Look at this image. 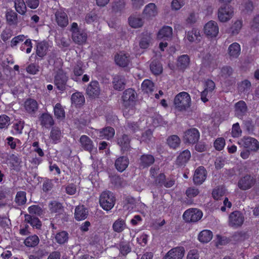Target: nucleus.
<instances>
[{
	"label": "nucleus",
	"instance_id": "f257e3e1",
	"mask_svg": "<svg viewBox=\"0 0 259 259\" xmlns=\"http://www.w3.org/2000/svg\"><path fill=\"white\" fill-rule=\"evenodd\" d=\"M136 98L137 94L132 89H128L123 92L122 99L124 107L123 115L125 116H127L134 112Z\"/></svg>",
	"mask_w": 259,
	"mask_h": 259
},
{
	"label": "nucleus",
	"instance_id": "f03ea898",
	"mask_svg": "<svg viewBox=\"0 0 259 259\" xmlns=\"http://www.w3.org/2000/svg\"><path fill=\"white\" fill-rule=\"evenodd\" d=\"M191 99L190 95L186 92H182L177 94L174 98L175 107L178 111L187 110L191 106Z\"/></svg>",
	"mask_w": 259,
	"mask_h": 259
},
{
	"label": "nucleus",
	"instance_id": "7ed1b4c3",
	"mask_svg": "<svg viewBox=\"0 0 259 259\" xmlns=\"http://www.w3.org/2000/svg\"><path fill=\"white\" fill-rule=\"evenodd\" d=\"M99 202L103 209L108 211L114 206L115 198L114 194L110 191H104L100 195Z\"/></svg>",
	"mask_w": 259,
	"mask_h": 259
},
{
	"label": "nucleus",
	"instance_id": "20e7f679",
	"mask_svg": "<svg viewBox=\"0 0 259 259\" xmlns=\"http://www.w3.org/2000/svg\"><path fill=\"white\" fill-rule=\"evenodd\" d=\"M235 14L234 8L231 5H223L218 10V18L221 22H227L231 20Z\"/></svg>",
	"mask_w": 259,
	"mask_h": 259
},
{
	"label": "nucleus",
	"instance_id": "39448f33",
	"mask_svg": "<svg viewBox=\"0 0 259 259\" xmlns=\"http://www.w3.org/2000/svg\"><path fill=\"white\" fill-rule=\"evenodd\" d=\"M70 31L72 33V38L74 42L78 45L84 44L87 39V34L83 30H80L76 22L71 24Z\"/></svg>",
	"mask_w": 259,
	"mask_h": 259
},
{
	"label": "nucleus",
	"instance_id": "423d86ee",
	"mask_svg": "<svg viewBox=\"0 0 259 259\" xmlns=\"http://www.w3.org/2000/svg\"><path fill=\"white\" fill-rule=\"evenodd\" d=\"M244 221L243 214L239 211H234L229 217V225L234 228H237L242 225Z\"/></svg>",
	"mask_w": 259,
	"mask_h": 259
},
{
	"label": "nucleus",
	"instance_id": "0eeeda50",
	"mask_svg": "<svg viewBox=\"0 0 259 259\" xmlns=\"http://www.w3.org/2000/svg\"><path fill=\"white\" fill-rule=\"evenodd\" d=\"M203 213L197 208H190L183 214L184 219L187 222H196L201 219Z\"/></svg>",
	"mask_w": 259,
	"mask_h": 259
},
{
	"label": "nucleus",
	"instance_id": "6e6552de",
	"mask_svg": "<svg viewBox=\"0 0 259 259\" xmlns=\"http://www.w3.org/2000/svg\"><path fill=\"white\" fill-rule=\"evenodd\" d=\"M255 182L256 180L253 176L246 175L239 180L238 187L242 190H247L251 188Z\"/></svg>",
	"mask_w": 259,
	"mask_h": 259
},
{
	"label": "nucleus",
	"instance_id": "1a4fd4ad",
	"mask_svg": "<svg viewBox=\"0 0 259 259\" xmlns=\"http://www.w3.org/2000/svg\"><path fill=\"white\" fill-rule=\"evenodd\" d=\"M204 34L208 37H214L219 32V28L217 22L210 20L206 23L203 28Z\"/></svg>",
	"mask_w": 259,
	"mask_h": 259
},
{
	"label": "nucleus",
	"instance_id": "9d476101",
	"mask_svg": "<svg viewBox=\"0 0 259 259\" xmlns=\"http://www.w3.org/2000/svg\"><path fill=\"white\" fill-rule=\"evenodd\" d=\"M68 80V77L66 73L62 70H59L55 76L54 82L57 89L60 91L65 89L66 84Z\"/></svg>",
	"mask_w": 259,
	"mask_h": 259
},
{
	"label": "nucleus",
	"instance_id": "9b49d317",
	"mask_svg": "<svg viewBox=\"0 0 259 259\" xmlns=\"http://www.w3.org/2000/svg\"><path fill=\"white\" fill-rule=\"evenodd\" d=\"M200 138V133L198 130L195 128H192L187 130L183 136L184 141L186 143L194 144L197 142Z\"/></svg>",
	"mask_w": 259,
	"mask_h": 259
},
{
	"label": "nucleus",
	"instance_id": "f8f14e48",
	"mask_svg": "<svg viewBox=\"0 0 259 259\" xmlns=\"http://www.w3.org/2000/svg\"><path fill=\"white\" fill-rule=\"evenodd\" d=\"M86 93L90 98H98L101 93L99 82L97 81H91L87 87Z\"/></svg>",
	"mask_w": 259,
	"mask_h": 259
},
{
	"label": "nucleus",
	"instance_id": "ddd939ff",
	"mask_svg": "<svg viewBox=\"0 0 259 259\" xmlns=\"http://www.w3.org/2000/svg\"><path fill=\"white\" fill-rule=\"evenodd\" d=\"M185 252L183 247H176L170 249L163 259H182Z\"/></svg>",
	"mask_w": 259,
	"mask_h": 259
},
{
	"label": "nucleus",
	"instance_id": "4468645a",
	"mask_svg": "<svg viewBox=\"0 0 259 259\" xmlns=\"http://www.w3.org/2000/svg\"><path fill=\"white\" fill-rule=\"evenodd\" d=\"M239 144L251 151H256L259 149V142L253 138H244L240 140Z\"/></svg>",
	"mask_w": 259,
	"mask_h": 259
},
{
	"label": "nucleus",
	"instance_id": "2eb2a0df",
	"mask_svg": "<svg viewBox=\"0 0 259 259\" xmlns=\"http://www.w3.org/2000/svg\"><path fill=\"white\" fill-rule=\"evenodd\" d=\"M202 64L209 70L212 71L217 67L218 62L213 55L207 53L202 59Z\"/></svg>",
	"mask_w": 259,
	"mask_h": 259
},
{
	"label": "nucleus",
	"instance_id": "dca6fc26",
	"mask_svg": "<svg viewBox=\"0 0 259 259\" xmlns=\"http://www.w3.org/2000/svg\"><path fill=\"white\" fill-rule=\"evenodd\" d=\"M114 60L117 65L124 67L127 66L130 63V56L128 53L120 52L115 55Z\"/></svg>",
	"mask_w": 259,
	"mask_h": 259
},
{
	"label": "nucleus",
	"instance_id": "f3484780",
	"mask_svg": "<svg viewBox=\"0 0 259 259\" xmlns=\"http://www.w3.org/2000/svg\"><path fill=\"white\" fill-rule=\"evenodd\" d=\"M57 24L61 27H66L68 24V18L66 13L62 10H57L55 14Z\"/></svg>",
	"mask_w": 259,
	"mask_h": 259
},
{
	"label": "nucleus",
	"instance_id": "a211bd4d",
	"mask_svg": "<svg viewBox=\"0 0 259 259\" xmlns=\"http://www.w3.org/2000/svg\"><path fill=\"white\" fill-rule=\"evenodd\" d=\"M206 171L202 166L198 167L195 171L193 176V181L195 184L200 185L205 180Z\"/></svg>",
	"mask_w": 259,
	"mask_h": 259
},
{
	"label": "nucleus",
	"instance_id": "6ab92c4d",
	"mask_svg": "<svg viewBox=\"0 0 259 259\" xmlns=\"http://www.w3.org/2000/svg\"><path fill=\"white\" fill-rule=\"evenodd\" d=\"M96 132L101 139L110 140L115 135V130L113 127L108 126L102 130H96Z\"/></svg>",
	"mask_w": 259,
	"mask_h": 259
},
{
	"label": "nucleus",
	"instance_id": "aec40b11",
	"mask_svg": "<svg viewBox=\"0 0 259 259\" xmlns=\"http://www.w3.org/2000/svg\"><path fill=\"white\" fill-rule=\"evenodd\" d=\"M144 16L148 19H152L158 14L157 9L154 3H149L147 5L143 10Z\"/></svg>",
	"mask_w": 259,
	"mask_h": 259
},
{
	"label": "nucleus",
	"instance_id": "412c9836",
	"mask_svg": "<svg viewBox=\"0 0 259 259\" xmlns=\"http://www.w3.org/2000/svg\"><path fill=\"white\" fill-rule=\"evenodd\" d=\"M172 35V29L168 26H164L160 29L157 34L159 39L168 40Z\"/></svg>",
	"mask_w": 259,
	"mask_h": 259
},
{
	"label": "nucleus",
	"instance_id": "4be33fe9",
	"mask_svg": "<svg viewBox=\"0 0 259 259\" xmlns=\"http://www.w3.org/2000/svg\"><path fill=\"white\" fill-rule=\"evenodd\" d=\"M129 164L128 158L126 156H120L115 161V166L117 170L120 172L123 171Z\"/></svg>",
	"mask_w": 259,
	"mask_h": 259
},
{
	"label": "nucleus",
	"instance_id": "5701e85b",
	"mask_svg": "<svg viewBox=\"0 0 259 259\" xmlns=\"http://www.w3.org/2000/svg\"><path fill=\"white\" fill-rule=\"evenodd\" d=\"M247 111V106L245 102L240 101L235 105V115L241 118L245 114Z\"/></svg>",
	"mask_w": 259,
	"mask_h": 259
},
{
	"label": "nucleus",
	"instance_id": "b1692460",
	"mask_svg": "<svg viewBox=\"0 0 259 259\" xmlns=\"http://www.w3.org/2000/svg\"><path fill=\"white\" fill-rule=\"evenodd\" d=\"M241 52V48L239 44L234 42L228 48V54L231 59H236L239 57Z\"/></svg>",
	"mask_w": 259,
	"mask_h": 259
},
{
	"label": "nucleus",
	"instance_id": "393cba45",
	"mask_svg": "<svg viewBox=\"0 0 259 259\" xmlns=\"http://www.w3.org/2000/svg\"><path fill=\"white\" fill-rule=\"evenodd\" d=\"M24 108L29 114H34L38 109V104L33 99H27L25 102Z\"/></svg>",
	"mask_w": 259,
	"mask_h": 259
},
{
	"label": "nucleus",
	"instance_id": "a878e982",
	"mask_svg": "<svg viewBox=\"0 0 259 259\" xmlns=\"http://www.w3.org/2000/svg\"><path fill=\"white\" fill-rule=\"evenodd\" d=\"M81 147L85 150L91 152L93 150L94 145L92 141L86 135H82L79 139Z\"/></svg>",
	"mask_w": 259,
	"mask_h": 259
},
{
	"label": "nucleus",
	"instance_id": "bb28decb",
	"mask_svg": "<svg viewBox=\"0 0 259 259\" xmlns=\"http://www.w3.org/2000/svg\"><path fill=\"white\" fill-rule=\"evenodd\" d=\"M117 144L122 151H127L130 148V139L126 135L119 137L117 139Z\"/></svg>",
	"mask_w": 259,
	"mask_h": 259
},
{
	"label": "nucleus",
	"instance_id": "cd10ccee",
	"mask_svg": "<svg viewBox=\"0 0 259 259\" xmlns=\"http://www.w3.org/2000/svg\"><path fill=\"white\" fill-rule=\"evenodd\" d=\"M49 45L46 41L38 42L36 45V54L40 57L45 56L49 50Z\"/></svg>",
	"mask_w": 259,
	"mask_h": 259
},
{
	"label": "nucleus",
	"instance_id": "c85d7f7f",
	"mask_svg": "<svg viewBox=\"0 0 259 259\" xmlns=\"http://www.w3.org/2000/svg\"><path fill=\"white\" fill-rule=\"evenodd\" d=\"M88 211L83 206H78L75 208L74 217L77 221H81L87 218Z\"/></svg>",
	"mask_w": 259,
	"mask_h": 259
},
{
	"label": "nucleus",
	"instance_id": "c756f323",
	"mask_svg": "<svg viewBox=\"0 0 259 259\" xmlns=\"http://www.w3.org/2000/svg\"><path fill=\"white\" fill-rule=\"evenodd\" d=\"M114 88L118 91L123 90L124 88L125 81L124 77L120 75H117L114 76L113 80Z\"/></svg>",
	"mask_w": 259,
	"mask_h": 259
},
{
	"label": "nucleus",
	"instance_id": "7c9ffc66",
	"mask_svg": "<svg viewBox=\"0 0 259 259\" xmlns=\"http://www.w3.org/2000/svg\"><path fill=\"white\" fill-rule=\"evenodd\" d=\"M71 103L76 106L83 105L85 102V98L81 93L76 92L73 94L71 98Z\"/></svg>",
	"mask_w": 259,
	"mask_h": 259
},
{
	"label": "nucleus",
	"instance_id": "2f4dec72",
	"mask_svg": "<svg viewBox=\"0 0 259 259\" xmlns=\"http://www.w3.org/2000/svg\"><path fill=\"white\" fill-rule=\"evenodd\" d=\"M41 125L49 128L54 124V120L52 116L48 113H43L39 117Z\"/></svg>",
	"mask_w": 259,
	"mask_h": 259
},
{
	"label": "nucleus",
	"instance_id": "473e14b6",
	"mask_svg": "<svg viewBox=\"0 0 259 259\" xmlns=\"http://www.w3.org/2000/svg\"><path fill=\"white\" fill-rule=\"evenodd\" d=\"M6 18L9 25L16 26L18 24L17 14L14 11H8L6 14Z\"/></svg>",
	"mask_w": 259,
	"mask_h": 259
},
{
	"label": "nucleus",
	"instance_id": "72a5a7b5",
	"mask_svg": "<svg viewBox=\"0 0 259 259\" xmlns=\"http://www.w3.org/2000/svg\"><path fill=\"white\" fill-rule=\"evenodd\" d=\"M214 87L215 84L213 81L208 80L206 82V88L201 94V99L204 103L206 102L208 100V98H204V96H203L205 95V93H211L212 91L214 90Z\"/></svg>",
	"mask_w": 259,
	"mask_h": 259
},
{
	"label": "nucleus",
	"instance_id": "f704fd0d",
	"mask_svg": "<svg viewBox=\"0 0 259 259\" xmlns=\"http://www.w3.org/2000/svg\"><path fill=\"white\" fill-rule=\"evenodd\" d=\"M191 157L190 152L188 150L183 151L177 159V163L179 165H183L187 163Z\"/></svg>",
	"mask_w": 259,
	"mask_h": 259
},
{
	"label": "nucleus",
	"instance_id": "c9c22d12",
	"mask_svg": "<svg viewBox=\"0 0 259 259\" xmlns=\"http://www.w3.org/2000/svg\"><path fill=\"white\" fill-rule=\"evenodd\" d=\"M126 227L125 221L121 219H118L113 224L112 229L114 231L120 233L125 229Z\"/></svg>",
	"mask_w": 259,
	"mask_h": 259
},
{
	"label": "nucleus",
	"instance_id": "e433bc0d",
	"mask_svg": "<svg viewBox=\"0 0 259 259\" xmlns=\"http://www.w3.org/2000/svg\"><path fill=\"white\" fill-rule=\"evenodd\" d=\"M212 238V232L208 230L202 231L198 235L199 240L203 243H207L210 241Z\"/></svg>",
	"mask_w": 259,
	"mask_h": 259
},
{
	"label": "nucleus",
	"instance_id": "4c0bfd02",
	"mask_svg": "<svg viewBox=\"0 0 259 259\" xmlns=\"http://www.w3.org/2000/svg\"><path fill=\"white\" fill-rule=\"evenodd\" d=\"M130 25L133 28H139L143 26V19L139 16H132L128 18Z\"/></svg>",
	"mask_w": 259,
	"mask_h": 259
},
{
	"label": "nucleus",
	"instance_id": "58836bf2",
	"mask_svg": "<svg viewBox=\"0 0 259 259\" xmlns=\"http://www.w3.org/2000/svg\"><path fill=\"white\" fill-rule=\"evenodd\" d=\"M25 221L30 224L33 227H36V228H39L41 225L40 221L39 219L33 215L30 214L25 215Z\"/></svg>",
	"mask_w": 259,
	"mask_h": 259
},
{
	"label": "nucleus",
	"instance_id": "ea45409f",
	"mask_svg": "<svg viewBox=\"0 0 259 259\" xmlns=\"http://www.w3.org/2000/svg\"><path fill=\"white\" fill-rule=\"evenodd\" d=\"M82 63L78 62L73 69V74L71 75V78L77 81L79 80V77L83 73V70L82 69Z\"/></svg>",
	"mask_w": 259,
	"mask_h": 259
},
{
	"label": "nucleus",
	"instance_id": "a19ab883",
	"mask_svg": "<svg viewBox=\"0 0 259 259\" xmlns=\"http://www.w3.org/2000/svg\"><path fill=\"white\" fill-rule=\"evenodd\" d=\"M50 137L54 143L59 142L62 137L60 130L58 127H53L51 131Z\"/></svg>",
	"mask_w": 259,
	"mask_h": 259
},
{
	"label": "nucleus",
	"instance_id": "79ce46f5",
	"mask_svg": "<svg viewBox=\"0 0 259 259\" xmlns=\"http://www.w3.org/2000/svg\"><path fill=\"white\" fill-rule=\"evenodd\" d=\"M154 162V158L151 155H143L140 158V165L143 167L149 166Z\"/></svg>",
	"mask_w": 259,
	"mask_h": 259
},
{
	"label": "nucleus",
	"instance_id": "37998d69",
	"mask_svg": "<svg viewBox=\"0 0 259 259\" xmlns=\"http://www.w3.org/2000/svg\"><path fill=\"white\" fill-rule=\"evenodd\" d=\"M243 26V21L242 19H237L235 20L232 26L230 27V32L233 35H236L239 33Z\"/></svg>",
	"mask_w": 259,
	"mask_h": 259
},
{
	"label": "nucleus",
	"instance_id": "c03bdc74",
	"mask_svg": "<svg viewBox=\"0 0 259 259\" xmlns=\"http://www.w3.org/2000/svg\"><path fill=\"white\" fill-rule=\"evenodd\" d=\"M190 63V59L188 55H183L179 57L178 59L177 65L181 69L187 68Z\"/></svg>",
	"mask_w": 259,
	"mask_h": 259
},
{
	"label": "nucleus",
	"instance_id": "a18cd8bd",
	"mask_svg": "<svg viewBox=\"0 0 259 259\" xmlns=\"http://www.w3.org/2000/svg\"><path fill=\"white\" fill-rule=\"evenodd\" d=\"M39 242V239L38 236L34 235L26 238L24 240V244L27 247H33L36 246Z\"/></svg>",
	"mask_w": 259,
	"mask_h": 259
},
{
	"label": "nucleus",
	"instance_id": "49530a36",
	"mask_svg": "<svg viewBox=\"0 0 259 259\" xmlns=\"http://www.w3.org/2000/svg\"><path fill=\"white\" fill-rule=\"evenodd\" d=\"M55 239L58 243L63 244L68 241V234L66 231L60 232L56 234Z\"/></svg>",
	"mask_w": 259,
	"mask_h": 259
},
{
	"label": "nucleus",
	"instance_id": "de8ad7c7",
	"mask_svg": "<svg viewBox=\"0 0 259 259\" xmlns=\"http://www.w3.org/2000/svg\"><path fill=\"white\" fill-rule=\"evenodd\" d=\"M141 88L144 92L151 93L154 90V84L150 80L145 79L143 81Z\"/></svg>",
	"mask_w": 259,
	"mask_h": 259
},
{
	"label": "nucleus",
	"instance_id": "09e8293b",
	"mask_svg": "<svg viewBox=\"0 0 259 259\" xmlns=\"http://www.w3.org/2000/svg\"><path fill=\"white\" fill-rule=\"evenodd\" d=\"M15 7L16 11L21 15H24L26 11V6L23 0H16Z\"/></svg>",
	"mask_w": 259,
	"mask_h": 259
},
{
	"label": "nucleus",
	"instance_id": "8fccbe9b",
	"mask_svg": "<svg viewBox=\"0 0 259 259\" xmlns=\"http://www.w3.org/2000/svg\"><path fill=\"white\" fill-rule=\"evenodd\" d=\"M233 70L230 67L224 66L222 68L220 72V78L221 80H225L232 74Z\"/></svg>",
	"mask_w": 259,
	"mask_h": 259
},
{
	"label": "nucleus",
	"instance_id": "3c124183",
	"mask_svg": "<svg viewBox=\"0 0 259 259\" xmlns=\"http://www.w3.org/2000/svg\"><path fill=\"white\" fill-rule=\"evenodd\" d=\"M168 145L172 148L178 147L180 143L181 140L177 135H172L168 137L167 140Z\"/></svg>",
	"mask_w": 259,
	"mask_h": 259
},
{
	"label": "nucleus",
	"instance_id": "603ef678",
	"mask_svg": "<svg viewBox=\"0 0 259 259\" xmlns=\"http://www.w3.org/2000/svg\"><path fill=\"white\" fill-rule=\"evenodd\" d=\"M150 70L155 75H158L162 71L161 64L157 61H153L150 64Z\"/></svg>",
	"mask_w": 259,
	"mask_h": 259
},
{
	"label": "nucleus",
	"instance_id": "864d4df0",
	"mask_svg": "<svg viewBox=\"0 0 259 259\" xmlns=\"http://www.w3.org/2000/svg\"><path fill=\"white\" fill-rule=\"evenodd\" d=\"M152 38L150 35H144L140 41L139 46L142 49H147L149 47Z\"/></svg>",
	"mask_w": 259,
	"mask_h": 259
},
{
	"label": "nucleus",
	"instance_id": "5fc2aeb1",
	"mask_svg": "<svg viewBox=\"0 0 259 259\" xmlns=\"http://www.w3.org/2000/svg\"><path fill=\"white\" fill-rule=\"evenodd\" d=\"M54 114L57 118L60 120L65 117V112L60 103H57L54 108Z\"/></svg>",
	"mask_w": 259,
	"mask_h": 259
},
{
	"label": "nucleus",
	"instance_id": "6e6d98bb",
	"mask_svg": "<svg viewBox=\"0 0 259 259\" xmlns=\"http://www.w3.org/2000/svg\"><path fill=\"white\" fill-rule=\"evenodd\" d=\"M49 208L51 212L61 213L63 210V207L61 204L56 201H53L50 203Z\"/></svg>",
	"mask_w": 259,
	"mask_h": 259
},
{
	"label": "nucleus",
	"instance_id": "4d7b16f0",
	"mask_svg": "<svg viewBox=\"0 0 259 259\" xmlns=\"http://www.w3.org/2000/svg\"><path fill=\"white\" fill-rule=\"evenodd\" d=\"M99 17L94 11H91L88 13L85 17V21L88 24L98 21Z\"/></svg>",
	"mask_w": 259,
	"mask_h": 259
},
{
	"label": "nucleus",
	"instance_id": "13d9d810",
	"mask_svg": "<svg viewBox=\"0 0 259 259\" xmlns=\"http://www.w3.org/2000/svg\"><path fill=\"white\" fill-rule=\"evenodd\" d=\"M26 201V193L23 191L18 192L15 197V202L19 205H23Z\"/></svg>",
	"mask_w": 259,
	"mask_h": 259
},
{
	"label": "nucleus",
	"instance_id": "bf43d9fd",
	"mask_svg": "<svg viewBox=\"0 0 259 259\" xmlns=\"http://www.w3.org/2000/svg\"><path fill=\"white\" fill-rule=\"evenodd\" d=\"M10 124V117L5 114L0 115V129L7 128Z\"/></svg>",
	"mask_w": 259,
	"mask_h": 259
},
{
	"label": "nucleus",
	"instance_id": "052dcab7",
	"mask_svg": "<svg viewBox=\"0 0 259 259\" xmlns=\"http://www.w3.org/2000/svg\"><path fill=\"white\" fill-rule=\"evenodd\" d=\"M185 4V0H172L171 8L172 10L178 11Z\"/></svg>",
	"mask_w": 259,
	"mask_h": 259
},
{
	"label": "nucleus",
	"instance_id": "680f3d73",
	"mask_svg": "<svg viewBox=\"0 0 259 259\" xmlns=\"http://www.w3.org/2000/svg\"><path fill=\"white\" fill-rule=\"evenodd\" d=\"M199 36V32L195 29H192L188 32L186 38L190 42H193Z\"/></svg>",
	"mask_w": 259,
	"mask_h": 259
},
{
	"label": "nucleus",
	"instance_id": "e2e57ef3",
	"mask_svg": "<svg viewBox=\"0 0 259 259\" xmlns=\"http://www.w3.org/2000/svg\"><path fill=\"white\" fill-rule=\"evenodd\" d=\"M9 160L10 164L12 165V166L14 168L19 166L21 162V160L19 157L18 155L13 154L10 155Z\"/></svg>",
	"mask_w": 259,
	"mask_h": 259
},
{
	"label": "nucleus",
	"instance_id": "0e129e2a",
	"mask_svg": "<svg viewBox=\"0 0 259 259\" xmlns=\"http://www.w3.org/2000/svg\"><path fill=\"white\" fill-rule=\"evenodd\" d=\"M119 249L120 253L123 255L127 254L131 250L129 243L125 242L120 243Z\"/></svg>",
	"mask_w": 259,
	"mask_h": 259
},
{
	"label": "nucleus",
	"instance_id": "69168bd1",
	"mask_svg": "<svg viewBox=\"0 0 259 259\" xmlns=\"http://www.w3.org/2000/svg\"><path fill=\"white\" fill-rule=\"evenodd\" d=\"M29 214L31 215H40L42 214V210L41 208L37 205H32L28 207V208Z\"/></svg>",
	"mask_w": 259,
	"mask_h": 259
},
{
	"label": "nucleus",
	"instance_id": "338daca9",
	"mask_svg": "<svg viewBox=\"0 0 259 259\" xmlns=\"http://www.w3.org/2000/svg\"><path fill=\"white\" fill-rule=\"evenodd\" d=\"M32 48L31 41L30 39H26L22 45L20 49L22 51H25L27 54L31 52Z\"/></svg>",
	"mask_w": 259,
	"mask_h": 259
},
{
	"label": "nucleus",
	"instance_id": "774afa93",
	"mask_svg": "<svg viewBox=\"0 0 259 259\" xmlns=\"http://www.w3.org/2000/svg\"><path fill=\"white\" fill-rule=\"evenodd\" d=\"M250 27L253 31H258L259 30V15L254 17L250 22Z\"/></svg>",
	"mask_w": 259,
	"mask_h": 259
}]
</instances>
